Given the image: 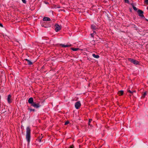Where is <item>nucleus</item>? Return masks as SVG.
Wrapping results in <instances>:
<instances>
[{
	"instance_id": "29",
	"label": "nucleus",
	"mask_w": 148,
	"mask_h": 148,
	"mask_svg": "<svg viewBox=\"0 0 148 148\" xmlns=\"http://www.w3.org/2000/svg\"><path fill=\"white\" fill-rule=\"evenodd\" d=\"M118 94H120V91H119V92H118Z\"/></svg>"
},
{
	"instance_id": "17",
	"label": "nucleus",
	"mask_w": 148,
	"mask_h": 148,
	"mask_svg": "<svg viewBox=\"0 0 148 148\" xmlns=\"http://www.w3.org/2000/svg\"><path fill=\"white\" fill-rule=\"evenodd\" d=\"M28 109L29 110L30 112H31L32 111L34 112L35 111L34 109H32L29 108H28Z\"/></svg>"
},
{
	"instance_id": "12",
	"label": "nucleus",
	"mask_w": 148,
	"mask_h": 148,
	"mask_svg": "<svg viewBox=\"0 0 148 148\" xmlns=\"http://www.w3.org/2000/svg\"><path fill=\"white\" fill-rule=\"evenodd\" d=\"M91 28L93 30H96L98 29V28L94 25H91Z\"/></svg>"
},
{
	"instance_id": "7",
	"label": "nucleus",
	"mask_w": 148,
	"mask_h": 148,
	"mask_svg": "<svg viewBox=\"0 0 148 148\" xmlns=\"http://www.w3.org/2000/svg\"><path fill=\"white\" fill-rule=\"evenodd\" d=\"M11 95H9L8 96V98H7V101H8V103H10L12 102V101L11 100Z\"/></svg>"
},
{
	"instance_id": "27",
	"label": "nucleus",
	"mask_w": 148,
	"mask_h": 148,
	"mask_svg": "<svg viewBox=\"0 0 148 148\" xmlns=\"http://www.w3.org/2000/svg\"><path fill=\"white\" fill-rule=\"evenodd\" d=\"M145 2L146 3H148V0H145Z\"/></svg>"
},
{
	"instance_id": "6",
	"label": "nucleus",
	"mask_w": 148,
	"mask_h": 148,
	"mask_svg": "<svg viewBox=\"0 0 148 148\" xmlns=\"http://www.w3.org/2000/svg\"><path fill=\"white\" fill-rule=\"evenodd\" d=\"M137 12L139 16L142 17H145L144 16V15L143 14V11L139 10Z\"/></svg>"
},
{
	"instance_id": "23",
	"label": "nucleus",
	"mask_w": 148,
	"mask_h": 148,
	"mask_svg": "<svg viewBox=\"0 0 148 148\" xmlns=\"http://www.w3.org/2000/svg\"><path fill=\"white\" fill-rule=\"evenodd\" d=\"M92 121V119H89V121H88V125H90V122L91 121Z\"/></svg>"
},
{
	"instance_id": "28",
	"label": "nucleus",
	"mask_w": 148,
	"mask_h": 148,
	"mask_svg": "<svg viewBox=\"0 0 148 148\" xmlns=\"http://www.w3.org/2000/svg\"><path fill=\"white\" fill-rule=\"evenodd\" d=\"M0 26L2 27H3V25L1 23H0Z\"/></svg>"
},
{
	"instance_id": "15",
	"label": "nucleus",
	"mask_w": 148,
	"mask_h": 148,
	"mask_svg": "<svg viewBox=\"0 0 148 148\" xmlns=\"http://www.w3.org/2000/svg\"><path fill=\"white\" fill-rule=\"evenodd\" d=\"M71 49L73 51H77L79 49V48H72Z\"/></svg>"
},
{
	"instance_id": "4",
	"label": "nucleus",
	"mask_w": 148,
	"mask_h": 148,
	"mask_svg": "<svg viewBox=\"0 0 148 148\" xmlns=\"http://www.w3.org/2000/svg\"><path fill=\"white\" fill-rule=\"evenodd\" d=\"M129 60L132 63L134 64L137 65L139 64V62L137 61L132 58H129Z\"/></svg>"
},
{
	"instance_id": "5",
	"label": "nucleus",
	"mask_w": 148,
	"mask_h": 148,
	"mask_svg": "<svg viewBox=\"0 0 148 148\" xmlns=\"http://www.w3.org/2000/svg\"><path fill=\"white\" fill-rule=\"evenodd\" d=\"M81 106V104L80 101L77 102L75 103V108L77 109H79Z\"/></svg>"
},
{
	"instance_id": "30",
	"label": "nucleus",
	"mask_w": 148,
	"mask_h": 148,
	"mask_svg": "<svg viewBox=\"0 0 148 148\" xmlns=\"http://www.w3.org/2000/svg\"><path fill=\"white\" fill-rule=\"evenodd\" d=\"M58 8H60V7H58Z\"/></svg>"
},
{
	"instance_id": "25",
	"label": "nucleus",
	"mask_w": 148,
	"mask_h": 148,
	"mask_svg": "<svg viewBox=\"0 0 148 148\" xmlns=\"http://www.w3.org/2000/svg\"><path fill=\"white\" fill-rule=\"evenodd\" d=\"M128 92H130V93H132L133 92H135V91H134V90L133 91H131L130 90H129L128 91Z\"/></svg>"
},
{
	"instance_id": "16",
	"label": "nucleus",
	"mask_w": 148,
	"mask_h": 148,
	"mask_svg": "<svg viewBox=\"0 0 148 148\" xmlns=\"http://www.w3.org/2000/svg\"><path fill=\"white\" fill-rule=\"evenodd\" d=\"M96 34V32L95 31H93V32L92 33L90 34V35L92 37H94V36L95 34Z\"/></svg>"
},
{
	"instance_id": "14",
	"label": "nucleus",
	"mask_w": 148,
	"mask_h": 148,
	"mask_svg": "<svg viewBox=\"0 0 148 148\" xmlns=\"http://www.w3.org/2000/svg\"><path fill=\"white\" fill-rule=\"evenodd\" d=\"M92 56L96 58H98L99 57V56L98 55H96L95 54L93 53L92 54Z\"/></svg>"
},
{
	"instance_id": "18",
	"label": "nucleus",
	"mask_w": 148,
	"mask_h": 148,
	"mask_svg": "<svg viewBox=\"0 0 148 148\" xmlns=\"http://www.w3.org/2000/svg\"><path fill=\"white\" fill-rule=\"evenodd\" d=\"M146 95H147V92H144V93H143V95L142 97L143 98H144L145 97V96Z\"/></svg>"
},
{
	"instance_id": "13",
	"label": "nucleus",
	"mask_w": 148,
	"mask_h": 148,
	"mask_svg": "<svg viewBox=\"0 0 148 148\" xmlns=\"http://www.w3.org/2000/svg\"><path fill=\"white\" fill-rule=\"evenodd\" d=\"M42 26L43 27L45 28H48L51 27V25H44L43 24H42Z\"/></svg>"
},
{
	"instance_id": "2",
	"label": "nucleus",
	"mask_w": 148,
	"mask_h": 148,
	"mask_svg": "<svg viewBox=\"0 0 148 148\" xmlns=\"http://www.w3.org/2000/svg\"><path fill=\"white\" fill-rule=\"evenodd\" d=\"M31 131V129L29 127H27L26 128V139L28 142V144L29 143L30 141Z\"/></svg>"
},
{
	"instance_id": "1",
	"label": "nucleus",
	"mask_w": 148,
	"mask_h": 148,
	"mask_svg": "<svg viewBox=\"0 0 148 148\" xmlns=\"http://www.w3.org/2000/svg\"><path fill=\"white\" fill-rule=\"evenodd\" d=\"M28 102L29 103L31 104V106L36 108H38L41 106L39 103H36L34 102L33 99L32 97H30L28 99Z\"/></svg>"
},
{
	"instance_id": "10",
	"label": "nucleus",
	"mask_w": 148,
	"mask_h": 148,
	"mask_svg": "<svg viewBox=\"0 0 148 148\" xmlns=\"http://www.w3.org/2000/svg\"><path fill=\"white\" fill-rule=\"evenodd\" d=\"M43 138V136L41 134V135L39 136L36 139L37 141L39 142H40L41 141V140Z\"/></svg>"
},
{
	"instance_id": "22",
	"label": "nucleus",
	"mask_w": 148,
	"mask_h": 148,
	"mask_svg": "<svg viewBox=\"0 0 148 148\" xmlns=\"http://www.w3.org/2000/svg\"><path fill=\"white\" fill-rule=\"evenodd\" d=\"M133 8L134 10H135L136 11V10H137V8L134 6H133Z\"/></svg>"
},
{
	"instance_id": "24",
	"label": "nucleus",
	"mask_w": 148,
	"mask_h": 148,
	"mask_svg": "<svg viewBox=\"0 0 148 148\" xmlns=\"http://www.w3.org/2000/svg\"><path fill=\"white\" fill-rule=\"evenodd\" d=\"M23 2L25 4L26 3V1L25 0H22Z\"/></svg>"
},
{
	"instance_id": "21",
	"label": "nucleus",
	"mask_w": 148,
	"mask_h": 148,
	"mask_svg": "<svg viewBox=\"0 0 148 148\" xmlns=\"http://www.w3.org/2000/svg\"><path fill=\"white\" fill-rule=\"evenodd\" d=\"M69 123V121H67L65 122V123H64V125H67Z\"/></svg>"
},
{
	"instance_id": "20",
	"label": "nucleus",
	"mask_w": 148,
	"mask_h": 148,
	"mask_svg": "<svg viewBox=\"0 0 148 148\" xmlns=\"http://www.w3.org/2000/svg\"><path fill=\"white\" fill-rule=\"evenodd\" d=\"M69 148H74V145H70Z\"/></svg>"
},
{
	"instance_id": "3",
	"label": "nucleus",
	"mask_w": 148,
	"mask_h": 148,
	"mask_svg": "<svg viewBox=\"0 0 148 148\" xmlns=\"http://www.w3.org/2000/svg\"><path fill=\"white\" fill-rule=\"evenodd\" d=\"M55 30L56 32H58L61 29L62 26L56 24L54 25Z\"/></svg>"
},
{
	"instance_id": "26",
	"label": "nucleus",
	"mask_w": 148,
	"mask_h": 148,
	"mask_svg": "<svg viewBox=\"0 0 148 148\" xmlns=\"http://www.w3.org/2000/svg\"><path fill=\"white\" fill-rule=\"evenodd\" d=\"M121 95H122L123 94V91L121 90Z\"/></svg>"
},
{
	"instance_id": "8",
	"label": "nucleus",
	"mask_w": 148,
	"mask_h": 148,
	"mask_svg": "<svg viewBox=\"0 0 148 148\" xmlns=\"http://www.w3.org/2000/svg\"><path fill=\"white\" fill-rule=\"evenodd\" d=\"M60 46L62 47H69L71 46V45L67 44L66 45H64V44H60Z\"/></svg>"
},
{
	"instance_id": "19",
	"label": "nucleus",
	"mask_w": 148,
	"mask_h": 148,
	"mask_svg": "<svg viewBox=\"0 0 148 148\" xmlns=\"http://www.w3.org/2000/svg\"><path fill=\"white\" fill-rule=\"evenodd\" d=\"M124 1L125 3H129V0H124Z\"/></svg>"
},
{
	"instance_id": "11",
	"label": "nucleus",
	"mask_w": 148,
	"mask_h": 148,
	"mask_svg": "<svg viewBox=\"0 0 148 148\" xmlns=\"http://www.w3.org/2000/svg\"><path fill=\"white\" fill-rule=\"evenodd\" d=\"M24 60L27 61L28 64L29 65H30L33 64L32 62L31 61L27 59H25Z\"/></svg>"
},
{
	"instance_id": "9",
	"label": "nucleus",
	"mask_w": 148,
	"mask_h": 148,
	"mask_svg": "<svg viewBox=\"0 0 148 148\" xmlns=\"http://www.w3.org/2000/svg\"><path fill=\"white\" fill-rule=\"evenodd\" d=\"M43 21H51V19L48 17H44L43 18Z\"/></svg>"
},
{
	"instance_id": "31",
	"label": "nucleus",
	"mask_w": 148,
	"mask_h": 148,
	"mask_svg": "<svg viewBox=\"0 0 148 148\" xmlns=\"http://www.w3.org/2000/svg\"><path fill=\"white\" fill-rule=\"evenodd\" d=\"M147 9L148 10V6L147 7Z\"/></svg>"
}]
</instances>
